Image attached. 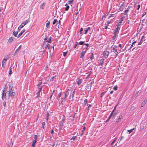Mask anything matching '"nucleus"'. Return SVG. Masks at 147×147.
Segmentation results:
<instances>
[{
    "instance_id": "f257e3e1",
    "label": "nucleus",
    "mask_w": 147,
    "mask_h": 147,
    "mask_svg": "<svg viewBox=\"0 0 147 147\" xmlns=\"http://www.w3.org/2000/svg\"><path fill=\"white\" fill-rule=\"evenodd\" d=\"M13 86H10L9 90L7 91L5 94V90L3 91L2 94V98L3 100H8L10 98H12L16 95V93L12 90Z\"/></svg>"
},
{
    "instance_id": "f03ea898",
    "label": "nucleus",
    "mask_w": 147,
    "mask_h": 147,
    "mask_svg": "<svg viewBox=\"0 0 147 147\" xmlns=\"http://www.w3.org/2000/svg\"><path fill=\"white\" fill-rule=\"evenodd\" d=\"M75 92V90H74V91L72 90L68 89L67 91H66L65 92H64L63 93L64 94V95L62 97V101H65V99L66 97L68 94H69V93H72L71 95H70L69 96V99L71 98H73L74 97V95Z\"/></svg>"
},
{
    "instance_id": "7ed1b4c3",
    "label": "nucleus",
    "mask_w": 147,
    "mask_h": 147,
    "mask_svg": "<svg viewBox=\"0 0 147 147\" xmlns=\"http://www.w3.org/2000/svg\"><path fill=\"white\" fill-rule=\"evenodd\" d=\"M117 46H115L113 47V49L112 52H114L115 53V55L113 56H114L115 57H117L118 54L121 52V49L119 50V52L117 51Z\"/></svg>"
},
{
    "instance_id": "20e7f679",
    "label": "nucleus",
    "mask_w": 147,
    "mask_h": 147,
    "mask_svg": "<svg viewBox=\"0 0 147 147\" xmlns=\"http://www.w3.org/2000/svg\"><path fill=\"white\" fill-rule=\"evenodd\" d=\"M29 21L28 20H26L24 22L20 25V27L21 28H22L24 26L26 25L28 22Z\"/></svg>"
},
{
    "instance_id": "39448f33",
    "label": "nucleus",
    "mask_w": 147,
    "mask_h": 147,
    "mask_svg": "<svg viewBox=\"0 0 147 147\" xmlns=\"http://www.w3.org/2000/svg\"><path fill=\"white\" fill-rule=\"evenodd\" d=\"M109 51H105L103 53V55L104 56V57H105V58H107L108 56L109 55Z\"/></svg>"
},
{
    "instance_id": "423d86ee",
    "label": "nucleus",
    "mask_w": 147,
    "mask_h": 147,
    "mask_svg": "<svg viewBox=\"0 0 147 147\" xmlns=\"http://www.w3.org/2000/svg\"><path fill=\"white\" fill-rule=\"evenodd\" d=\"M124 3H123L120 6L119 8V10L121 11H122L124 9Z\"/></svg>"
},
{
    "instance_id": "0eeeda50",
    "label": "nucleus",
    "mask_w": 147,
    "mask_h": 147,
    "mask_svg": "<svg viewBox=\"0 0 147 147\" xmlns=\"http://www.w3.org/2000/svg\"><path fill=\"white\" fill-rule=\"evenodd\" d=\"M21 45H20L19 47L15 51V53L13 55L15 56L16 55V53L18 51V50H20L21 48Z\"/></svg>"
},
{
    "instance_id": "6e6552de",
    "label": "nucleus",
    "mask_w": 147,
    "mask_h": 147,
    "mask_svg": "<svg viewBox=\"0 0 147 147\" xmlns=\"http://www.w3.org/2000/svg\"><path fill=\"white\" fill-rule=\"evenodd\" d=\"M42 86H41L40 88H39V90L37 93V96H39L40 95V93L42 89Z\"/></svg>"
},
{
    "instance_id": "1a4fd4ad",
    "label": "nucleus",
    "mask_w": 147,
    "mask_h": 147,
    "mask_svg": "<svg viewBox=\"0 0 147 147\" xmlns=\"http://www.w3.org/2000/svg\"><path fill=\"white\" fill-rule=\"evenodd\" d=\"M25 29L21 31L20 32L18 35V38L20 37L23 34V33L25 31Z\"/></svg>"
},
{
    "instance_id": "9d476101",
    "label": "nucleus",
    "mask_w": 147,
    "mask_h": 147,
    "mask_svg": "<svg viewBox=\"0 0 147 147\" xmlns=\"http://www.w3.org/2000/svg\"><path fill=\"white\" fill-rule=\"evenodd\" d=\"M86 53V51H82L81 53L80 57L81 58H83Z\"/></svg>"
},
{
    "instance_id": "9b49d317",
    "label": "nucleus",
    "mask_w": 147,
    "mask_h": 147,
    "mask_svg": "<svg viewBox=\"0 0 147 147\" xmlns=\"http://www.w3.org/2000/svg\"><path fill=\"white\" fill-rule=\"evenodd\" d=\"M90 27H88L87 28H86L85 29V32L84 34H86L87 33V32L89 30H90Z\"/></svg>"
},
{
    "instance_id": "f8f14e48",
    "label": "nucleus",
    "mask_w": 147,
    "mask_h": 147,
    "mask_svg": "<svg viewBox=\"0 0 147 147\" xmlns=\"http://www.w3.org/2000/svg\"><path fill=\"white\" fill-rule=\"evenodd\" d=\"M45 3H43L40 6V8L42 9H43L44 8L45 6Z\"/></svg>"
},
{
    "instance_id": "ddd939ff",
    "label": "nucleus",
    "mask_w": 147,
    "mask_h": 147,
    "mask_svg": "<svg viewBox=\"0 0 147 147\" xmlns=\"http://www.w3.org/2000/svg\"><path fill=\"white\" fill-rule=\"evenodd\" d=\"M116 13L115 14H111L109 16V18H110L111 17H112L115 18L116 16Z\"/></svg>"
},
{
    "instance_id": "4468645a",
    "label": "nucleus",
    "mask_w": 147,
    "mask_h": 147,
    "mask_svg": "<svg viewBox=\"0 0 147 147\" xmlns=\"http://www.w3.org/2000/svg\"><path fill=\"white\" fill-rule=\"evenodd\" d=\"M119 32V30H117V29H115L114 35H117Z\"/></svg>"
},
{
    "instance_id": "2eb2a0df",
    "label": "nucleus",
    "mask_w": 147,
    "mask_h": 147,
    "mask_svg": "<svg viewBox=\"0 0 147 147\" xmlns=\"http://www.w3.org/2000/svg\"><path fill=\"white\" fill-rule=\"evenodd\" d=\"M82 79H79L78 80V82L77 83V84L78 86H79L80 84L82 82Z\"/></svg>"
},
{
    "instance_id": "dca6fc26",
    "label": "nucleus",
    "mask_w": 147,
    "mask_h": 147,
    "mask_svg": "<svg viewBox=\"0 0 147 147\" xmlns=\"http://www.w3.org/2000/svg\"><path fill=\"white\" fill-rule=\"evenodd\" d=\"M104 61V59H100V64L101 65H103Z\"/></svg>"
},
{
    "instance_id": "f3484780",
    "label": "nucleus",
    "mask_w": 147,
    "mask_h": 147,
    "mask_svg": "<svg viewBox=\"0 0 147 147\" xmlns=\"http://www.w3.org/2000/svg\"><path fill=\"white\" fill-rule=\"evenodd\" d=\"M13 41V38L12 37H11L9 38L8 40L9 42H11Z\"/></svg>"
},
{
    "instance_id": "a211bd4d",
    "label": "nucleus",
    "mask_w": 147,
    "mask_h": 147,
    "mask_svg": "<svg viewBox=\"0 0 147 147\" xmlns=\"http://www.w3.org/2000/svg\"><path fill=\"white\" fill-rule=\"evenodd\" d=\"M61 96V93H59L57 96V99L59 100L60 99V98Z\"/></svg>"
},
{
    "instance_id": "6ab92c4d",
    "label": "nucleus",
    "mask_w": 147,
    "mask_h": 147,
    "mask_svg": "<svg viewBox=\"0 0 147 147\" xmlns=\"http://www.w3.org/2000/svg\"><path fill=\"white\" fill-rule=\"evenodd\" d=\"M45 47L46 49L47 48L49 49H50V45L49 44H47Z\"/></svg>"
},
{
    "instance_id": "aec40b11",
    "label": "nucleus",
    "mask_w": 147,
    "mask_h": 147,
    "mask_svg": "<svg viewBox=\"0 0 147 147\" xmlns=\"http://www.w3.org/2000/svg\"><path fill=\"white\" fill-rule=\"evenodd\" d=\"M18 34V32H16L15 31H14L13 32V34L15 36H16Z\"/></svg>"
},
{
    "instance_id": "412c9836",
    "label": "nucleus",
    "mask_w": 147,
    "mask_h": 147,
    "mask_svg": "<svg viewBox=\"0 0 147 147\" xmlns=\"http://www.w3.org/2000/svg\"><path fill=\"white\" fill-rule=\"evenodd\" d=\"M146 102L145 101L143 102L141 104V107H143L146 104Z\"/></svg>"
},
{
    "instance_id": "4be33fe9",
    "label": "nucleus",
    "mask_w": 147,
    "mask_h": 147,
    "mask_svg": "<svg viewBox=\"0 0 147 147\" xmlns=\"http://www.w3.org/2000/svg\"><path fill=\"white\" fill-rule=\"evenodd\" d=\"M42 82H39L37 85V87L38 88H39V87L42 84Z\"/></svg>"
},
{
    "instance_id": "5701e85b",
    "label": "nucleus",
    "mask_w": 147,
    "mask_h": 147,
    "mask_svg": "<svg viewBox=\"0 0 147 147\" xmlns=\"http://www.w3.org/2000/svg\"><path fill=\"white\" fill-rule=\"evenodd\" d=\"M42 125L43 128L45 129V122H43L42 123Z\"/></svg>"
},
{
    "instance_id": "b1692460",
    "label": "nucleus",
    "mask_w": 147,
    "mask_h": 147,
    "mask_svg": "<svg viewBox=\"0 0 147 147\" xmlns=\"http://www.w3.org/2000/svg\"><path fill=\"white\" fill-rule=\"evenodd\" d=\"M50 22L48 21L46 24V27L48 28L49 26L50 25Z\"/></svg>"
},
{
    "instance_id": "393cba45",
    "label": "nucleus",
    "mask_w": 147,
    "mask_h": 147,
    "mask_svg": "<svg viewBox=\"0 0 147 147\" xmlns=\"http://www.w3.org/2000/svg\"><path fill=\"white\" fill-rule=\"evenodd\" d=\"M134 129V128L130 130H128L127 131L129 132V134H130L133 131V130Z\"/></svg>"
},
{
    "instance_id": "a878e982",
    "label": "nucleus",
    "mask_w": 147,
    "mask_h": 147,
    "mask_svg": "<svg viewBox=\"0 0 147 147\" xmlns=\"http://www.w3.org/2000/svg\"><path fill=\"white\" fill-rule=\"evenodd\" d=\"M85 129H86V127L84 126V124H83V130H82V133L81 134H83L84 133V130H85Z\"/></svg>"
},
{
    "instance_id": "bb28decb",
    "label": "nucleus",
    "mask_w": 147,
    "mask_h": 147,
    "mask_svg": "<svg viewBox=\"0 0 147 147\" xmlns=\"http://www.w3.org/2000/svg\"><path fill=\"white\" fill-rule=\"evenodd\" d=\"M91 56L90 57V60H91L92 59L94 58V54L93 53H91Z\"/></svg>"
},
{
    "instance_id": "cd10ccee",
    "label": "nucleus",
    "mask_w": 147,
    "mask_h": 147,
    "mask_svg": "<svg viewBox=\"0 0 147 147\" xmlns=\"http://www.w3.org/2000/svg\"><path fill=\"white\" fill-rule=\"evenodd\" d=\"M58 22L57 20V19H55L53 23V25L55 24L56 22Z\"/></svg>"
},
{
    "instance_id": "c85d7f7f",
    "label": "nucleus",
    "mask_w": 147,
    "mask_h": 147,
    "mask_svg": "<svg viewBox=\"0 0 147 147\" xmlns=\"http://www.w3.org/2000/svg\"><path fill=\"white\" fill-rule=\"evenodd\" d=\"M9 69L10 71L9 72V75H10L12 73V72L11 71V67H10Z\"/></svg>"
},
{
    "instance_id": "c756f323",
    "label": "nucleus",
    "mask_w": 147,
    "mask_h": 147,
    "mask_svg": "<svg viewBox=\"0 0 147 147\" xmlns=\"http://www.w3.org/2000/svg\"><path fill=\"white\" fill-rule=\"evenodd\" d=\"M114 112V110H113V111L111 113L110 115V116L109 117V118L107 120V121L111 117L112 115L113 114V112Z\"/></svg>"
},
{
    "instance_id": "7c9ffc66",
    "label": "nucleus",
    "mask_w": 147,
    "mask_h": 147,
    "mask_svg": "<svg viewBox=\"0 0 147 147\" xmlns=\"http://www.w3.org/2000/svg\"><path fill=\"white\" fill-rule=\"evenodd\" d=\"M69 6L67 5L66 6V7L65 8V10L66 11L68 10L69 8Z\"/></svg>"
},
{
    "instance_id": "2f4dec72",
    "label": "nucleus",
    "mask_w": 147,
    "mask_h": 147,
    "mask_svg": "<svg viewBox=\"0 0 147 147\" xmlns=\"http://www.w3.org/2000/svg\"><path fill=\"white\" fill-rule=\"evenodd\" d=\"M87 102V100L86 99H85L84 100V105H86Z\"/></svg>"
},
{
    "instance_id": "473e14b6",
    "label": "nucleus",
    "mask_w": 147,
    "mask_h": 147,
    "mask_svg": "<svg viewBox=\"0 0 147 147\" xmlns=\"http://www.w3.org/2000/svg\"><path fill=\"white\" fill-rule=\"evenodd\" d=\"M105 92H102L101 93V95L100 96V97L101 98H102V97H103V96L105 94Z\"/></svg>"
},
{
    "instance_id": "72a5a7b5",
    "label": "nucleus",
    "mask_w": 147,
    "mask_h": 147,
    "mask_svg": "<svg viewBox=\"0 0 147 147\" xmlns=\"http://www.w3.org/2000/svg\"><path fill=\"white\" fill-rule=\"evenodd\" d=\"M51 38L50 37L49 39L47 40V42L49 43H51Z\"/></svg>"
},
{
    "instance_id": "f704fd0d",
    "label": "nucleus",
    "mask_w": 147,
    "mask_h": 147,
    "mask_svg": "<svg viewBox=\"0 0 147 147\" xmlns=\"http://www.w3.org/2000/svg\"><path fill=\"white\" fill-rule=\"evenodd\" d=\"M86 88H87V89H88V90H90V89H91V86L88 85L86 86Z\"/></svg>"
},
{
    "instance_id": "c9c22d12",
    "label": "nucleus",
    "mask_w": 147,
    "mask_h": 147,
    "mask_svg": "<svg viewBox=\"0 0 147 147\" xmlns=\"http://www.w3.org/2000/svg\"><path fill=\"white\" fill-rule=\"evenodd\" d=\"M67 52H64L63 53V55L64 57H65L66 56V55L67 53Z\"/></svg>"
},
{
    "instance_id": "e433bc0d",
    "label": "nucleus",
    "mask_w": 147,
    "mask_h": 147,
    "mask_svg": "<svg viewBox=\"0 0 147 147\" xmlns=\"http://www.w3.org/2000/svg\"><path fill=\"white\" fill-rule=\"evenodd\" d=\"M76 138V136H73L71 138V140H74Z\"/></svg>"
},
{
    "instance_id": "4c0bfd02",
    "label": "nucleus",
    "mask_w": 147,
    "mask_h": 147,
    "mask_svg": "<svg viewBox=\"0 0 147 147\" xmlns=\"http://www.w3.org/2000/svg\"><path fill=\"white\" fill-rule=\"evenodd\" d=\"M113 89L115 90H116L117 89V86H115L113 87Z\"/></svg>"
},
{
    "instance_id": "58836bf2",
    "label": "nucleus",
    "mask_w": 147,
    "mask_h": 147,
    "mask_svg": "<svg viewBox=\"0 0 147 147\" xmlns=\"http://www.w3.org/2000/svg\"><path fill=\"white\" fill-rule=\"evenodd\" d=\"M7 61V59H6L4 58L3 60L2 61V63L4 64L5 62Z\"/></svg>"
},
{
    "instance_id": "ea45409f",
    "label": "nucleus",
    "mask_w": 147,
    "mask_h": 147,
    "mask_svg": "<svg viewBox=\"0 0 147 147\" xmlns=\"http://www.w3.org/2000/svg\"><path fill=\"white\" fill-rule=\"evenodd\" d=\"M134 108L135 107L134 106H132L131 107L130 109L131 111H133L134 109Z\"/></svg>"
},
{
    "instance_id": "a19ab883",
    "label": "nucleus",
    "mask_w": 147,
    "mask_h": 147,
    "mask_svg": "<svg viewBox=\"0 0 147 147\" xmlns=\"http://www.w3.org/2000/svg\"><path fill=\"white\" fill-rule=\"evenodd\" d=\"M84 42L83 41H80L79 42L78 44L80 45H81L83 44Z\"/></svg>"
},
{
    "instance_id": "79ce46f5",
    "label": "nucleus",
    "mask_w": 147,
    "mask_h": 147,
    "mask_svg": "<svg viewBox=\"0 0 147 147\" xmlns=\"http://www.w3.org/2000/svg\"><path fill=\"white\" fill-rule=\"evenodd\" d=\"M36 140H33V141L32 144H35V143H36Z\"/></svg>"
},
{
    "instance_id": "37998d69",
    "label": "nucleus",
    "mask_w": 147,
    "mask_h": 147,
    "mask_svg": "<svg viewBox=\"0 0 147 147\" xmlns=\"http://www.w3.org/2000/svg\"><path fill=\"white\" fill-rule=\"evenodd\" d=\"M128 10H129L128 9H127L125 10V14H126L127 13V12H128Z\"/></svg>"
},
{
    "instance_id": "c03bdc74",
    "label": "nucleus",
    "mask_w": 147,
    "mask_h": 147,
    "mask_svg": "<svg viewBox=\"0 0 147 147\" xmlns=\"http://www.w3.org/2000/svg\"><path fill=\"white\" fill-rule=\"evenodd\" d=\"M73 1V0H70L68 1V3L69 4H70L72 3Z\"/></svg>"
},
{
    "instance_id": "a18cd8bd",
    "label": "nucleus",
    "mask_w": 147,
    "mask_h": 147,
    "mask_svg": "<svg viewBox=\"0 0 147 147\" xmlns=\"http://www.w3.org/2000/svg\"><path fill=\"white\" fill-rule=\"evenodd\" d=\"M136 43V41H134L133 42H132V44L131 45V46L130 48L131 47H133L134 44L135 43Z\"/></svg>"
},
{
    "instance_id": "49530a36",
    "label": "nucleus",
    "mask_w": 147,
    "mask_h": 147,
    "mask_svg": "<svg viewBox=\"0 0 147 147\" xmlns=\"http://www.w3.org/2000/svg\"><path fill=\"white\" fill-rule=\"evenodd\" d=\"M91 105H89L88 107V110L90 108V107H91Z\"/></svg>"
},
{
    "instance_id": "de8ad7c7",
    "label": "nucleus",
    "mask_w": 147,
    "mask_h": 147,
    "mask_svg": "<svg viewBox=\"0 0 147 147\" xmlns=\"http://www.w3.org/2000/svg\"><path fill=\"white\" fill-rule=\"evenodd\" d=\"M117 35H114V36H113V40H114L115 38L116 37Z\"/></svg>"
},
{
    "instance_id": "09e8293b",
    "label": "nucleus",
    "mask_w": 147,
    "mask_h": 147,
    "mask_svg": "<svg viewBox=\"0 0 147 147\" xmlns=\"http://www.w3.org/2000/svg\"><path fill=\"white\" fill-rule=\"evenodd\" d=\"M140 4H138V5L137 9L138 10V9H140Z\"/></svg>"
},
{
    "instance_id": "8fccbe9b",
    "label": "nucleus",
    "mask_w": 147,
    "mask_h": 147,
    "mask_svg": "<svg viewBox=\"0 0 147 147\" xmlns=\"http://www.w3.org/2000/svg\"><path fill=\"white\" fill-rule=\"evenodd\" d=\"M143 41H140L138 43V45H141L142 42Z\"/></svg>"
},
{
    "instance_id": "3c124183",
    "label": "nucleus",
    "mask_w": 147,
    "mask_h": 147,
    "mask_svg": "<svg viewBox=\"0 0 147 147\" xmlns=\"http://www.w3.org/2000/svg\"><path fill=\"white\" fill-rule=\"evenodd\" d=\"M122 117V116L121 115H120L119 116V117L118 118L117 120H120L121 118Z\"/></svg>"
},
{
    "instance_id": "603ef678",
    "label": "nucleus",
    "mask_w": 147,
    "mask_h": 147,
    "mask_svg": "<svg viewBox=\"0 0 147 147\" xmlns=\"http://www.w3.org/2000/svg\"><path fill=\"white\" fill-rule=\"evenodd\" d=\"M37 138V136L36 135H34V139L35 140H36Z\"/></svg>"
},
{
    "instance_id": "864d4df0",
    "label": "nucleus",
    "mask_w": 147,
    "mask_h": 147,
    "mask_svg": "<svg viewBox=\"0 0 147 147\" xmlns=\"http://www.w3.org/2000/svg\"><path fill=\"white\" fill-rule=\"evenodd\" d=\"M139 91H138V92H136V96H137L138 94H139Z\"/></svg>"
},
{
    "instance_id": "5fc2aeb1",
    "label": "nucleus",
    "mask_w": 147,
    "mask_h": 147,
    "mask_svg": "<svg viewBox=\"0 0 147 147\" xmlns=\"http://www.w3.org/2000/svg\"><path fill=\"white\" fill-rule=\"evenodd\" d=\"M54 133V131H53V129H52L51 131V134H53Z\"/></svg>"
},
{
    "instance_id": "6e6d98bb",
    "label": "nucleus",
    "mask_w": 147,
    "mask_h": 147,
    "mask_svg": "<svg viewBox=\"0 0 147 147\" xmlns=\"http://www.w3.org/2000/svg\"><path fill=\"white\" fill-rule=\"evenodd\" d=\"M144 36H142V38H141V41H143V38L144 37Z\"/></svg>"
},
{
    "instance_id": "4d7b16f0",
    "label": "nucleus",
    "mask_w": 147,
    "mask_h": 147,
    "mask_svg": "<svg viewBox=\"0 0 147 147\" xmlns=\"http://www.w3.org/2000/svg\"><path fill=\"white\" fill-rule=\"evenodd\" d=\"M120 29V27L119 26H117V28L115 29H117V30H119Z\"/></svg>"
},
{
    "instance_id": "13d9d810",
    "label": "nucleus",
    "mask_w": 147,
    "mask_h": 147,
    "mask_svg": "<svg viewBox=\"0 0 147 147\" xmlns=\"http://www.w3.org/2000/svg\"><path fill=\"white\" fill-rule=\"evenodd\" d=\"M20 27V26H19V27H18V31H20V30L22 28H21Z\"/></svg>"
},
{
    "instance_id": "bf43d9fd",
    "label": "nucleus",
    "mask_w": 147,
    "mask_h": 147,
    "mask_svg": "<svg viewBox=\"0 0 147 147\" xmlns=\"http://www.w3.org/2000/svg\"><path fill=\"white\" fill-rule=\"evenodd\" d=\"M107 24H109L110 23V21H108L107 22Z\"/></svg>"
},
{
    "instance_id": "052dcab7",
    "label": "nucleus",
    "mask_w": 147,
    "mask_h": 147,
    "mask_svg": "<svg viewBox=\"0 0 147 147\" xmlns=\"http://www.w3.org/2000/svg\"><path fill=\"white\" fill-rule=\"evenodd\" d=\"M83 30V28H80V32H82V31Z\"/></svg>"
},
{
    "instance_id": "680f3d73",
    "label": "nucleus",
    "mask_w": 147,
    "mask_h": 147,
    "mask_svg": "<svg viewBox=\"0 0 147 147\" xmlns=\"http://www.w3.org/2000/svg\"><path fill=\"white\" fill-rule=\"evenodd\" d=\"M146 13V12H144V13H143V14L142 16H144V15H145Z\"/></svg>"
},
{
    "instance_id": "e2e57ef3",
    "label": "nucleus",
    "mask_w": 147,
    "mask_h": 147,
    "mask_svg": "<svg viewBox=\"0 0 147 147\" xmlns=\"http://www.w3.org/2000/svg\"><path fill=\"white\" fill-rule=\"evenodd\" d=\"M35 144H32V147H35Z\"/></svg>"
},
{
    "instance_id": "0e129e2a",
    "label": "nucleus",
    "mask_w": 147,
    "mask_h": 147,
    "mask_svg": "<svg viewBox=\"0 0 147 147\" xmlns=\"http://www.w3.org/2000/svg\"><path fill=\"white\" fill-rule=\"evenodd\" d=\"M113 90H112L110 92V93L111 94H112L113 93Z\"/></svg>"
},
{
    "instance_id": "69168bd1",
    "label": "nucleus",
    "mask_w": 147,
    "mask_h": 147,
    "mask_svg": "<svg viewBox=\"0 0 147 147\" xmlns=\"http://www.w3.org/2000/svg\"><path fill=\"white\" fill-rule=\"evenodd\" d=\"M105 29H107V26H105Z\"/></svg>"
},
{
    "instance_id": "338daca9",
    "label": "nucleus",
    "mask_w": 147,
    "mask_h": 147,
    "mask_svg": "<svg viewBox=\"0 0 147 147\" xmlns=\"http://www.w3.org/2000/svg\"><path fill=\"white\" fill-rule=\"evenodd\" d=\"M94 83V81H92V82H91L90 83L91 85H92L93 83Z\"/></svg>"
},
{
    "instance_id": "774afa93",
    "label": "nucleus",
    "mask_w": 147,
    "mask_h": 147,
    "mask_svg": "<svg viewBox=\"0 0 147 147\" xmlns=\"http://www.w3.org/2000/svg\"><path fill=\"white\" fill-rule=\"evenodd\" d=\"M115 140H114L112 143V144H113L115 142Z\"/></svg>"
}]
</instances>
